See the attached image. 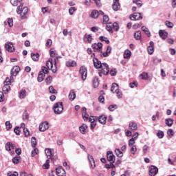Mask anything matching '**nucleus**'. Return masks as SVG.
<instances>
[{"label":"nucleus","instance_id":"nucleus-56","mask_svg":"<svg viewBox=\"0 0 176 176\" xmlns=\"http://www.w3.org/2000/svg\"><path fill=\"white\" fill-rule=\"evenodd\" d=\"M32 146H33V148L36 146V138H35V137L32 138Z\"/></svg>","mask_w":176,"mask_h":176},{"label":"nucleus","instance_id":"nucleus-4","mask_svg":"<svg viewBox=\"0 0 176 176\" xmlns=\"http://www.w3.org/2000/svg\"><path fill=\"white\" fill-rule=\"evenodd\" d=\"M106 30L111 34H113V30H115V31H119V24L117 22H115L113 24L107 23Z\"/></svg>","mask_w":176,"mask_h":176},{"label":"nucleus","instance_id":"nucleus-31","mask_svg":"<svg viewBox=\"0 0 176 176\" xmlns=\"http://www.w3.org/2000/svg\"><path fill=\"white\" fill-rule=\"evenodd\" d=\"M98 16H100V12H98L97 10H94L91 13V17H92V19H97Z\"/></svg>","mask_w":176,"mask_h":176},{"label":"nucleus","instance_id":"nucleus-43","mask_svg":"<svg viewBox=\"0 0 176 176\" xmlns=\"http://www.w3.org/2000/svg\"><path fill=\"white\" fill-rule=\"evenodd\" d=\"M19 162H20V156L17 155L14 158H12V163H14V164H17L19 163Z\"/></svg>","mask_w":176,"mask_h":176},{"label":"nucleus","instance_id":"nucleus-5","mask_svg":"<svg viewBox=\"0 0 176 176\" xmlns=\"http://www.w3.org/2000/svg\"><path fill=\"white\" fill-rule=\"evenodd\" d=\"M79 72L81 75V79L86 80V78H87V68L85 66H81Z\"/></svg>","mask_w":176,"mask_h":176},{"label":"nucleus","instance_id":"nucleus-2","mask_svg":"<svg viewBox=\"0 0 176 176\" xmlns=\"http://www.w3.org/2000/svg\"><path fill=\"white\" fill-rule=\"evenodd\" d=\"M100 69L98 71L99 76H102L103 75H107L109 74V66L108 64L104 63H102V66L100 67Z\"/></svg>","mask_w":176,"mask_h":176},{"label":"nucleus","instance_id":"nucleus-17","mask_svg":"<svg viewBox=\"0 0 176 176\" xmlns=\"http://www.w3.org/2000/svg\"><path fill=\"white\" fill-rule=\"evenodd\" d=\"M58 58H61V56H58L54 58V69H52L53 74H56V72H57V64H59L60 63Z\"/></svg>","mask_w":176,"mask_h":176},{"label":"nucleus","instance_id":"nucleus-55","mask_svg":"<svg viewBox=\"0 0 176 176\" xmlns=\"http://www.w3.org/2000/svg\"><path fill=\"white\" fill-rule=\"evenodd\" d=\"M137 86H138V83L135 81L129 84V87H131V89H134V87H137Z\"/></svg>","mask_w":176,"mask_h":176},{"label":"nucleus","instance_id":"nucleus-25","mask_svg":"<svg viewBox=\"0 0 176 176\" xmlns=\"http://www.w3.org/2000/svg\"><path fill=\"white\" fill-rule=\"evenodd\" d=\"M111 52H112V47L111 46H107L106 52L102 53V56H103V57H108V56L111 54Z\"/></svg>","mask_w":176,"mask_h":176},{"label":"nucleus","instance_id":"nucleus-9","mask_svg":"<svg viewBox=\"0 0 176 176\" xmlns=\"http://www.w3.org/2000/svg\"><path fill=\"white\" fill-rule=\"evenodd\" d=\"M107 160L110 162V163H115V161L116 160V157H115L112 151H107Z\"/></svg>","mask_w":176,"mask_h":176},{"label":"nucleus","instance_id":"nucleus-19","mask_svg":"<svg viewBox=\"0 0 176 176\" xmlns=\"http://www.w3.org/2000/svg\"><path fill=\"white\" fill-rule=\"evenodd\" d=\"M88 160L91 164V168H96V162H94V158L91 155H88Z\"/></svg>","mask_w":176,"mask_h":176},{"label":"nucleus","instance_id":"nucleus-23","mask_svg":"<svg viewBox=\"0 0 176 176\" xmlns=\"http://www.w3.org/2000/svg\"><path fill=\"white\" fill-rule=\"evenodd\" d=\"M98 122L101 123V124H105V123H107V116L104 115L100 116L98 117Z\"/></svg>","mask_w":176,"mask_h":176},{"label":"nucleus","instance_id":"nucleus-26","mask_svg":"<svg viewBox=\"0 0 176 176\" xmlns=\"http://www.w3.org/2000/svg\"><path fill=\"white\" fill-rule=\"evenodd\" d=\"M83 39L85 42L90 43L91 41H93V37L91 36V34H85Z\"/></svg>","mask_w":176,"mask_h":176},{"label":"nucleus","instance_id":"nucleus-29","mask_svg":"<svg viewBox=\"0 0 176 176\" xmlns=\"http://www.w3.org/2000/svg\"><path fill=\"white\" fill-rule=\"evenodd\" d=\"M79 130L81 134H86V130H87V125L86 124H82L80 127Z\"/></svg>","mask_w":176,"mask_h":176},{"label":"nucleus","instance_id":"nucleus-50","mask_svg":"<svg viewBox=\"0 0 176 176\" xmlns=\"http://www.w3.org/2000/svg\"><path fill=\"white\" fill-rule=\"evenodd\" d=\"M133 3H135L139 8L142 6V1L141 0H133Z\"/></svg>","mask_w":176,"mask_h":176},{"label":"nucleus","instance_id":"nucleus-36","mask_svg":"<svg viewBox=\"0 0 176 176\" xmlns=\"http://www.w3.org/2000/svg\"><path fill=\"white\" fill-rule=\"evenodd\" d=\"M142 30L147 35V36H151V32H149V29L146 26H142Z\"/></svg>","mask_w":176,"mask_h":176},{"label":"nucleus","instance_id":"nucleus-59","mask_svg":"<svg viewBox=\"0 0 176 176\" xmlns=\"http://www.w3.org/2000/svg\"><path fill=\"white\" fill-rule=\"evenodd\" d=\"M166 25L168 28H173V27H174V24L168 21H166Z\"/></svg>","mask_w":176,"mask_h":176},{"label":"nucleus","instance_id":"nucleus-15","mask_svg":"<svg viewBox=\"0 0 176 176\" xmlns=\"http://www.w3.org/2000/svg\"><path fill=\"white\" fill-rule=\"evenodd\" d=\"M56 173L58 176H66L65 170L61 166L56 168Z\"/></svg>","mask_w":176,"mask_h":176},{"label":"nucleus","instance_id":"nucleus-49","mask_svg":"<svg viewBox=\"0 0 176 176\" xmlns=\"http://www.w3.org/2000/svg\"><path fill=\"white\" fill-rule=\"evenodd\" d=\"M131 153L132 155H135V153L137 152V146H131Z\"/></svg>","mask_w":176,"mask_h":176},{"label":"nucleus","instance_id":"nucleus-24","mask_svg":"<svg viewBox=\"0 0 176 176\" xmlns=\"http://www.w3.org/2000/svg\"><path fill=\"white\" fill-rule=\"evenodd\" d=\"M19 97L21 100L25 98L27 96V91L25 89H21L19 93Z\"/></svg>","mask_w":176,"mask_h":176},{"label":"nucleus","instance_id":"nucleus-10","mask_svg":"<svg viewBox=\"0 0 176 176\" xmlns=\"http://www.w3.org/2000/svg\"><path fill=\"white\" fill-rule=\"evenodd\" d=\"M130 19L133 21L142 20V15H141V13L135 12L130 16Z\"/></svg>","mask_w":176,"mask_h":176},{"label":"nucleus","instance_id":"nucleus-46","mask_svg":"<svg viewBox=\"0 0 176 176\" xmlns=\"http://www.w3.org/2000/svg\"><path fill=\"white\" fill-rule=\"evenodd\" d=\"M49 91L51 94H57V91L53 87V86H50L49 87Z\"/></svg>","mask_w":176,"mask_h":176},{"label":"nucleus","instance_id":"nucleus-60","mask_svg":"<svg viewBox=\"0 0 176 176\" xmlns=\"http://www.w3.org/2000/svg\"><path fill=\"white\" fill-rule=\"evenodd\" d=\"M23 133L25 137H30V131L27 128L23 129Z\"/></svg>","mask_w":176,"mask_h":176},{"label":"nucleus","instance_id":"nucleus-41","mask_svg":"<svg viewBox=\"0 0 176 176\" xmlns=\"http://www.w3.org/2000/svg\"><path fill=\"white\" fill-rule=\"evenodd\" d=\"M12 79H13V76H10V78H7L6 79V80L4 81V85H8L10 86L11 83H12Z\"/></svg>","mask_w":176,"mask_h":176},{"label":"nucleus","instance_id":"nucleus-39","mask_svg":"<svg viewBox=\"0 0 176 176\" xmlns=\"http://www.w3.org/2000/svg\"><path fill=\"white\" fill-rule=\"evenodd\" d=\"M93 85L94 87L96 89V87H98V85H100V82H98V78L95 77L93 80Z\"/></svg>","mask_w":176,"mask_h":176},{"label":"nucleus","instance_id":"nucleus-62","mask_svg":"<svg viewBox=\"0 0 176 176\" xmlns=\"http://www.w3.org/2000/svg\"><path fill=\"white\" fill-rule=\"evenodd\" d=\"M14 131L16 135H20V127L16 126L14 129Z\"/></svg>","mask_w":176,"mask_h":176},{"label":"nucleus","instance_id":"nucleus-20","mask_svg":"<svg viewBox=\"0 0 176 176\" xmlns=\"http://www.w3.org/2000/svg\"><path fill=\"white\" fill-rule=\"evenodd\" d=\"M46 67H47L48 69H51L52 72H53V69H54V67H53V59L52 58H50L46 62Z\"/></svg>","mask_w":176,"mask_h":176},{"label":"nucleus","instance_id":"nucleus-30","mask_svg":"<svg viewBox=\"0 0 176 176\" xmlns=\"http://www.w3.org/2000/svg\"><path fill=\"white\" fill-rule=\"evenodd\" d=\"M3 91L4 94H8V93L10 91V85L8 84H4V86L3 87Z\"/></svg>","mask_w":176,"mask_h":176},{"label":"nucleus","instance_id":"nucleus-8","mask_svg":"<svg viewBox=\"0 0 176 176\" xmlns=\"http://www.w3.org/2000/svg\"><path fill=\"white\" fill-rule=\"evenodd\" d=\"M5 49L6 50H8L10 53H13L14 52V45L13 43L8 42L5 44Z\"/></svg>","mask_w":176,"mask_h":176},{"label":"nucleus","instance_id":"nucleus-34","mask_svg":"<svg viewBox=\"0 0 176 176\" xmlns=\"http://www.w3.org/2000/svg\"><path fill=\"white\" fill-rule=\"evenodd\" d=\"M31 57H32L33 61H38V60H39V54L32 53Z\"/></svg>","mask_w":176,"mask_h":176},{"label":"nucleus","instance_id":"nucleus-51","mask_svg":"<svg viewBox=\"0 0 176 176\" xmlns=\"http://www.w3.org/2000/svg\"><path fill=\"white\" fill-rule=\"evenodd\" d=\"M75 12H76V8L75 7H71L69 9V13L70 16H72V14H74V13H75Z\"/></svg>","mask_w":176,"mask_h":176},{"label":"nucleus","instance_id":"nucleus-3","mask_svg":"<svg viewBox=\"0 0 176 176\" xmlns=\"http://www.w3.org/2000/svg\"><path fill=\"white\" fill-rule=\"evenodd\" d=\"M46 74H49V70H47V67L43 66L41 67V71L38 73L37 78L38 82H43V80L45 79V75H46Z\"/></svg>","mask_w":176,"mask_h":176},{"label":"nucleus","instance_id":"nucleus-27","mask_svg":"<svg viewBox=\"0 0 176 176\" xmlns=\"http://www.w3.org/2000/svg\"><path fill=\"white\" fill-rule=\"evenodd\" d=\"M129 128L130 129V130L135 131V130L138 129V126L135 122H130L129 124Z\"/></svg>","mask_w":176,"mask_h":176},{"label":"nucleus","instance_id":"nucleus-57","mask_svg":"<svg viewBox=\"0 0 176 176\" xmlns=\"http://www.w3.org/2000/svg\"><path fill=\"white\" fill-rule=\"evenodd\" d=\"M135 144V140L134 139L131 138L129 140V146H134Z\"/></svg>","mask_w":176,"mask_h":176},{"label":"nucleus","instance_id":"nucleus-54","mask_svg":"<svg viewBox=\"0 0 176 176\" xmlns=\"http://www.w3.org/2000/svg\"><path fill=\"white\" fill-rule=\"evenodd\" d=\"M109 21V16H108V15H104L103 16V23L108 24Z\"/></svg>","mask_w":176,"mask_h":176},{"label":"nucleus","instance_id":"nucleus-32","mask_svg":"<svg viewBox=\"0 0 176 176\" xmlns=\"http://www.w3.org/2000/svg\"><path fill=\"white\" fill-rule=\"evenodd\" d=\"M131 57V51L126 50L124 52V58H130Z\"/></svg>","mask_w":176,"mask_h":176},{"label":"nucleus","instance_id":"nucleus-33","mask_svg":"<svg viewBox=\"0 0 176 176\" xmlns=\"http://www.w3.org/2000/svg\"><path fill=\"white\" fill-rule=\"evenodd\" d=\"M45 153L48 159H52V149L45 148Z\"/></svg>","mask_w":176,"mask_h":176},{"label":"nucleus","instance_id":"nucleus-47","mask_svg":"<svg viewBox=\"0 0 176 176\" xmlns=\"http://www.w3.org/2000/svg\"><path fill=\"white\" fill-rule=\"evenodd\" d=\"M38 153H39V150H38L37 148H34L31 153L32 157H34V156H35V155H38Z\"/></svg>","mask_w":176,"mask_h":176},{"label":"nucleus","instance_id":"nucleus-44","mask_svg":"<svg viewBox=\"0 0 176 176\" xmlns=\"http://www.w3.org/2000/svg\"><path fill=\"white\" fill-rule=\"evenodd\" d=\"M147 52L148 54H153V52H155V47L148 46L147 47Z\"/></svg>","mask_w":176,"mask_h":176},{"label":"nucleus","instance_id":"nucleus-22","mask_svg":"<svg viewBox=\"0 0 176 176\" xmlns=\"http://www.w3.org/2000/svg\"><path fill=\"white\" fill-rule=\"evenodd\" d=\"M119 85H118L117 83H113L111 88V91L112 93H116L119 91Z\"/></svg>","mask_w":176,"mask_h":176},{"label":"nucleus","instance_id":"nucleus-12","mask_svg":"<svg viewBox=\"0 0 176 176\" xmlns=\"http://www.w3.org/2000/svg\"><path fill=\"white\" fill-rule=\"evenodd\" d=\"M39 131L43 132L46 131V130H48L49 129V122H44L40 124L39 125Z\"/></svg>","mask_w":176,"mask_h":176},{"label":"nucleus","instance_id":"nucleus-37","mask_svg":"<svg viewBox=\"0 0 176 176\" xmlns=\"http://www.w3.org/2000/svg\"><path fill=\"white\" fill-rule=\"evenodd\" d=\"M134 38L136 41H140L141 39V31H137L134 33Z\"/></svg>","mask_w":176,"mask_h":176},{"label":"nucleus","instance_id":"nucleus-11","mask_svg":"<svg viewBox=\"0 0 176 176\" xmlns=\"http://www.w3.org/2000/svg\"><path fill=\"white\" fill-rule=\"evenodd\" d=\"M21 19L22 20H25L27 19V14H28V7H24L23 8L21 9Z\"/></svg>","mask_w":176,"mask_h":176},{"label":"nucleus","instance_id":"nucleus-18","mask_svg":"<svg viewBox=\"0 0 176 176\" xmlns=\"http://www.w3.org/2000/svg\"><path fill=\"white\" fill-rule=\"evenodd\" d=\"M160 37L162 38V39H166L168 33H167V32H166L164 30H160L159 32H158Z\"/></svg>","mask_w":176,"mask_h":176},{"label":"nucleus","instance_id":"nucleus-42","mask_svg":"<svg viewBox=\"0 0 176 176\" xmlns=\"http://www.w3.org/2000/svg\"><path fill=\"white\" fill-rule=\"evenodd\" d=\"M23 6H24V3H21L19 6L16 8V13L17 14H21V9H23Z\"/></svg>","mask_w":176,"mask_h":176},{"label":"nucleus","instance_id":"nucleus-45","mask_svg":"<svg viewBox=\"0 0 176 176\" xmlns=\"http://www.w3.org/2000/svg\"><path fill=\"white\" fill-rule=\"evenodd\" d=\"M12 127H13V126L12 125L10 122L6 121V130H10V129H12Z\"/></svg>","mask_w":176,"mask_h":176},{"label":"nucleus","instance_id":"nucleus-63","mask_svg":"<svg viewBox=\"0 0 176 176\" xmlns=\"http://www.w3.org/2000/svg\"><path fill=\"white\" fill-rule=\"evenodd\" d=\"M8 24L9 27H12L13 25V19L8 18Z\"/></svg>","mask_w":176,"mask_h":176},{"label":"nucleus","instance_id":"nucleus-21","mask_svg":"<svg viewBox=\"0 0 176 176\" xmlns=\"http://www.w3.org/2000/svg\"><path fill=\"white\" fill-rule=\"evenodd\" d=\"M76 65H77L76 61L72 60H69L66 61V63H65L66 67H76Z\"/></svg>","mask_w":176,"mask_h":176},{"label":"nucleus","instance_id":"nucleus-64","mask_svg":"<svg viewBox=\"0 0 176 176\" xmlns=\"http://www.w3.org/2000/svg\"><path fill=\"white\" fill-rule=\"evenodd\" d=\"M116 93L117 94L118 98H122V97H123V94H122V91H120V89L117 91V92H116Z\"/></svg>","mask_w":176,"mask_h":176},{"label":"nucleus","instance_id":"nucleus-1","mask_svg":"<svg viewBox=\"0 0 176 176\" xmlns=\"http://www.w3.org/2000/svg\"><path fill=\"white\" fill-rule=\"evenodd\" d=\"M54 112L56 115H60L63 113L64 111V106H63V102L56 103L53 107Z\"/></svg>","mask_w":176,"mask_h":176},{"label":"nucleus","instance_id":"nucleus-13","mask_svg":"<svg viewBox=\"0 0 176 176\" xmlns=\"http://www.w3.org/2000/svg\"><path fill=\"white\" fill-rule=\"evenodd\" d=\"M112 9L114 12H118L120 9V3H119V0H113Z\"/></svg>","mask_w":176,"mask_h":176},{"label":"nucleus","instance_id":"nucleus-16","mask_svg":"<svg viewBox=\"0 0 176 176\" xmlns=\"http://www.w3.org/2000/svg\"><path fill=\"white\" fill-rule=\"evenodd\" d=\"M20 72V67L15 66L11 69V76H16V75Z\"/></svg>","mask_w":176,"mask_h":176},{"label":"nucleus","instance_id":"nucleus-38","mask_svg":"<svg viewBox=\"0 0 176 176\" xmlns=\"http://www.w3.org/2000/svg\"><path fill=\"white\" fill-rule=\"evenodd\" d=\"M166 124L168 126V127H171L173 126V123L174 120L171 118H168L165 120Z\"/></svg>","mask_w":176,"mask_h":176},{"label":"nucleus","instance_id":"nucleus-53","mask_svg":"<svg viewBox=\"0 0 176 176\" xmlns=\"http://www.w3.org/2000/svg\"><path fill=\"white\" fill-rule=\"evenodd\" d=\"M157 136L158 137V138H163V137H164V132H163L162 131H158V132L157 133Z\"/></svg>","mask_w":176,"mask_h":176},{"label":"nucleus","instance_id":"nucleus-28","mask_svg":"<svg viewBox=\"0 0 176 176\" xmlns=\"http://www.w3.org/2000/svg\"><path fill=\"white\" fill-rule=\"evenodd\" d=\"M68 97L70 101H74V100L76 98V94H75V91H74V90H71Z\"/></svg>","mask_w":176,"mask_h":176},{"label":"nucleus","instance_id":"nucleus-48","mask_svg":"<svg viewBox=\"0 0 176 176\" xmlns=\"http://www.w3.org/2000/svg\"><path fill=\"white\" fill-rule=\"evenodd\" d=\"M21 0H10V3L12 6H17L19 2H21Z\"/></svg>","mask_w":176,"mask_h":176},{"label":"nucleus","instance_id":"nucleus-40","mask_svg":"<svg viewBox=\"0 0 176 176\" xmlns=\"http://www.w3.org/2000/svg\"><path fill=\"white\" fill-rule=\"evenodd\" d=\"M108 109H109V111H111V112H113V111H115V109H118V105L111 104L110 106H109Z\"/></svg>","mask_w":176,"mask_h":176},{"label":"nucleus","instance_id":"nucleus-7","mask_svg":"<svg viewBox=\"0 0 176 176\" xmlns=\"http://www.w3.org/2000/svg\"><path fill=\"white\" fill-rule=\"evenodd\" d=\"M148 172H149L150 176H155V175H157V173H159V168H157V167L152 165L150 166Z\"/></svg>","mask_w":176,"mask_h":176},{"label":"nucleus","instance_id":"nucleus-61","mask_svg":"<svg viewBox=\"0 0 176 176\" xmlns=\"http://www.w3.org/2000/svg\"><path fill=\"white\" fill-rule=\"evenodd\" d=\"M116 69H111L109 72L111 76H115L116 75Z\"/></svg>","mask_w":176,"mask_h":176},{"label":"nucleus","instance_id":"nucleus-35","mask_svg":"<svg viewBox=\"0 0 176 176\" xmlns=\"http://www.w3.org/2000/svg\"><path fill=\"white\" fill-rule=\"evenodd\" d=\"M116 155L118 157H123V152L119 148H116L115 150Z\"/></svg>","mask_w":176,"mask_h":176},{"label":"nucleus","instance_id":"nucleus-6","mask_svg":"<svg viewBox=\"0 0 176 176\" xmlns=\"http://www.w3.org/2000/svg\"><path fill=\"white\" fill-rule=\"evenodd\" d=\"M92 49L94 50V52H98V53H102V43H94L91 45Z\"/></svg>","mask_w":176,"mask_h":176},{"label":"nucleus","instance_id":"nucleus-14","mask_svg":"<svg viewBox=\"0 0 176 176\" xmlns=\"http://www.w3.org/2000/svg\"><path fill=\"white\" fill-rule=\"evenodd\" d=\"M93 63H94V65L95 68H96V69L101 68V66L102 65V63H101V61L98 60V58H97L96 57H94L93 58Z\"/></svg>","mask_w":176,"mask_h":176},{"label":"nucleus","instance_id":"nucleus-52","mask_svg":"<svg viewBox=\"0 0 176 176\" xmlns=\"http://www.w3.org/2000/svg\"><path fill=\"white\" fill-rule=\"evenodd\" d=\"M140 78L144 80H146V79H148V73H142V74H140Z\"/></svg>","mask_w":176,"mask_h":176},{"label":"nucleus","instance_id":"nucleus-58","mask_svg":"<svg viewBox=\"0 0 176 176\" xmlns=\"http://www.w3.org/2000/svg\"><path fill=\"white\" fill-rule=\"evenodd\" d=\"M52 79H53V78L51 76H48L45 79V82L47 83V85H50V83H52Z\"/></svg>","mask_w":176,"mask_h":176}]
</instances>
